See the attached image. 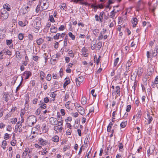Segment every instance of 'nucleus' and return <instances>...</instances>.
I'll return each mask as SVG.
<instances>
[{"label": "nucleus", "instance_id": "a878e982", "mask_svg": "<svg viewBox=\"0 0 158 158\" xmlns=\"http://www.w3.org/2000/svg\"><path fill=\"white\" fill-rule=\"evenodd\" d=\"M59 118H61V119H60V121H58V119L57 120V122H58V123H57V125H58V126H60L61 125H62L63 124V121L61 119H62V117H60L59 116Z\"/></svg>", "mask_w": 158, "mask_h": 158}, {"label": "nucleus", "instance_id": "39448f33", "mask_svg": "<svg viewBox=\"0 0 158 158\" xmlns=\"http://www.w3.org/2000/svg\"><path fill=\"white\" fill-rule=\"evenodd\" d=\"M23 75L26 76L25 79H28L30 76H31V73L30 71H26L24 72Z\"/></svg>", "mask_w": 158, "mask_h": 158}, {"label": "nucleus", "instance_id": "2f4dec72", "mask_svg": "<svg viewBox=\"0 0 158 158\" xmlns=\"http://www.w3.org/2000/svg\"><path fill=\"white\" fill-rule=\"evenodd\" d=\"M119 60V58H117L115 60L114 64V66H115L117 65Z\"/></svg>", "mask_w": 158, "mask_h": 158}, {"label": "nucleus", "instance_id": "603ef678", "mask_svg": "<svg viewBox=\"0 0 158 158\" xmlns=\"http://www.w3.org/2000/svg\"><path fill=\"white\" fill-rule=\"evenodd\" d=\"M65 27L63 25H61L58 28L59 31H63Z\"/></svg>", "mask_w": 158, "mask_h": 158}, {"label": "nucleus", "instance_id": "58836bf2", "mask_svg": "<svg viewBox=\"0 0 158 158\" xmlns=\"http://www.w3.org/2000/svg\"><path fill=\"white\" fill-rule=\"evenodd\" d=\"M75 81H76V83L77 86H79L80 85V82H81V81H80L77 78H76L75 79Z\"/></svg>", "mask_w": 158, "mask_h": 158}, {"label": "nucleus", "instance_id": "ea45409f", "mask_svg": "<svg viewBox=\"0 0 158 158\" xmlns=\"http://www.w3.org/2000/svg\"><path fill=\"white\" fill-rule=\"evenodd\" d=\"M104 12L103 11H102L101 12H100L99 14V18L101 19L102 20V19L103 18V16L104 15Z\"/></svg>", "mask_w": 158, "mask_h": 158}, {"label": "nucleus", "instance_id": "0eeeda50", "mask_svg": "<svg viewBox=\"0 0 158 158\" xmlns=\"http://www.w3.org/2000/svg\"><path fill=\"white\" fill-rule=\"evenodd\" d=\"M38 140L39 142L40 143V144L41 145H46L47 143V142L46 140L42 138H40Z\"/></svg>", "mask_w": 158, "mask_h": 158}, {"label": "nucleus", "instance_id": "4be33fe9", "mask_svg": "<svg viewBox=\"0 0 158 158\" xmlns=\"http://www.w3.org/2000/svg\"><path fill=\"white\" fill-rule=\"evenodd\" d=\"M95 20L97 21H99L100 22H102V20L98 16V15H95Z\"/></svg>", "mask_w": 158, "mask_h": 158}, {"label": "nucleus", "instance_id": "cd10ccee", "mask_svg": "<svg viewBox=\"0 0 158 158\" xmlns=\"http://www.w3.org/2000/svg\"><path fill=\"white\" fill-rule=\"evenodd\" d=\"M60 34L58 33L56 35L53 36V38L55 40H57L60 38Z\"/></svg>", "mask_w": 158, "mask_h": 158}, {"label": "nucleus", "instance_id": "c03bdc74", "mask_svg": "<svg viewBox=\"0 0 158 158\" xmlns=\"http://www.w3.org/2000/svg\"><path fill=\"white\" fill-rule=\"evenodd\" d=\"M131 108V105H128L127 106V108L126 109V111L127 112H129L130 111Z\"/></svg>", "mask_w": 158, "mask_h": 158}, {"label": "nucleus", "instance_id": "09e8293b", "mask_svg": "<svg viewBox=\"0 0 158 158\" xmlns=\"http://www.w3.org/2000/svg\"><path fill=\"white\" fill-rule=\"evenodd\" d=\"M98 48L99 49L102 46V43L101 42H99L97 44Z\"/></svg>", "mask_w": 158, "mask_h": 158}, {"label": "nucleus", "instance_id": "de8ad7c7", "mask_svg": "<svg viewBox=\"0 0 158 158\" xmlns=\"http://www.w3.org/2000/svg\"><path fill=\"white\" fill-rule=\"evenodd\" d=\"M9 134H8V133H6L5 134V136H4V139L5 140H7V139H9Z\"/></svg>", "mask_w": 158, "mask_h": 158}, {"label": "nucleus", "instance_id": "5fc2aeb1", "mask_svg": "<svg viewBox=\"0 0 158 158\" xmlns=\"http://www.w3.org/2000/svg\"><path fill=\"white\" fill-rule=\"evenodd\" d=\"M141 69H139L138 71V76L141 75L142 73L143 72L141 71Z\"/></svg>", "mask_w": 158, "mask_h": 158}, {"label": "nucleus", "instance_id": "052dcab7", "mask_svg": "<svg viewBox=\"0 0 158 158\" xmlns=\"http://www.w3.org/2000/svg\"><path fill=\"white\" fill-rule=\"evenodd\" d=\"M123 145L122 144V143H120L118 145V147L119 149H122L123 148Z\"/></svg>", "mask_w": 158, "mask_h": 158}, {"label": "nucleus", "instance_id": "1a4fd4ad", "mask_svg": "<svg viewBox=\"0 0 158 158\" xmlns=\"http://www.w3.org/2000/svg\"><path fill=\"white\" fill-rule=\"evenodd\" d=\"M50 31L52 33H56L57 31V28L55 27L52 26L50 28Z\"/></svg>", "mask_w": 158, "mask_h": 158}, {"label": "nucleus", "instance_id": "3c124183", "mask_svg": "<svg viewBox=\"0 0 158 158\" xmlns=\"http://www.w3.org/2000/svg\"><path fill=\"white\" fill-rule=\"evenodd\" d=\"M91 93V94L94 97H96V94L95 93V90L94 89L92 90Z\"/></svg>", "mask_w": 158, "mask_h": 158}, {"label": "nucleus", "instance_id": "bf43d9fd", "mask_svg": "<svg viewBox=\"0 0 158 158\" xmlns=\"http://www.w3.org/2000/svg\"><path fill=\"white\" fill-rule=\"evenodd\" d=\"M65 79H66V80L64 82L65 85H68L70 82V80L69 79L68 80V79L65 78Z\"/></svg>", "mask_w": 158, "mask_h": 158}, {"label": "nucleus", "instance_id": "412c9836", "mask_svg": "<svg viewBox=\"0 0 158 158\" xmlns=\"http://www.w3.org/2000/svg\"><path fill=\"white\" fill-rule=\"evenodd\" d=\"M127 121H123L120 124L121 127L122 128L125 127L127 125Z\"/></svg>", "mask_w": 158, "mask_h": 158}, {"label": "nucleus", "instance_id": "8fccbe9b", "mask_svg": "<svg viewBox=\"0 0 158 158\" xmlns=\"http://www.w3.org/2000/svg\"><path fill=\"white\" fill-rule=\"evenodd\" d=\"M69 56L72 57H74L73 52L72 50H71L69 52Z\"/></svg>", "mask_w": 158, "mask_h": 158}, {"label": "nucleus", "instance_id": "20e7f679", "mask_svg": "<svg viewBox=\"0 0 158 158\" xmlns=\"http://www.w3.org/2000/svg\"><path fill=\"white\" fill-rule=\"evenodd\" d=\"M50 124L52 125H56L57 124L58 122L56 118L54 117H51L49 119Z\"/></svg>", "mask_w": 158, "mask_h": 158}, {"label": "nucleus", "instance_id": "6e6d98bb", "mask_svg": "<svg viewBox=\"0 0 158 158\" xmlns=\"http://www.w3.org/2000/svg\"><path fill=\"white\" fill-rule=\"evenodd\" d=\"M66 5V4L64 3L62 4V5L60 7L62 10H64V8L65 7Z\"/></svg>", "mask_w": 158, "mask_h": 158}, {"label": "nucleus", "instance_id": "13d9d810", "mask_svg": "<svg viewBox=\"0 0 158 158\" xmlns=\"http://www.w3.org/2000/svg\"><path fill=\"white\" fill-rule=\"evenodd\" d=\"M59 126H58V125H57V126H55L54 127V129L55 131L56 132H57V131H58V128Z\"/></svg>", "mask_w": 158, "mask_h": 158}, {"label": "nucleus", "instance_id": "dca6fc26", "mask_svg": "<svg viewBox=\"0 0 158 158\" xmlns=\"http://www.w3.org/2000/svg\"><path fill=\"white\" fill-rule=\"evenodd\" d=\"M44 42L43 39L40 38L36 40V43L38 45H40Z\"/></svg>", "mask_w": 158, "mask_h": 158}, {"label": "nucleus", "instance_id": "e2e57ef3", "mask_svg": "<svg viewBox=\"0 0 158 158\" xmlns=\"http://www.w3.org/2000/svg\"><path fill=\"white\" fill-rule=\"evenodd\" d=\"M60 112H61V115L63 116H64L65 115V110L64 109H61V110H60Z\"/></svg>", "mask_w": 158, "mask_h": 158}, {"label": "nucleus", "instance_id": "7c9ffc66", "mask_svg": "<svg viewBox=\"0 0 158 158\" xmlns=\"http://www.w3.org/2000/svg\"><path fill=\"white\" fill-rule=\"evenodd\" d=\"M155 148L154 146H151L148 149L151 151V153H153L154 152Z\"/></svg>", "mask_w": 158, "mask_h": 158}, {"label": "nucleus", "instance_id": "aec40b11", "mask_svg": "<svg viewBox=\"0 0 158 158\" xmlns=\"http://www.w3.org/2000/svg\"><path fill=\"white\" fill-rule=\"evenodd\" d=\"M6 141L5 140H4L2 142V147L3 148V149H5L6 148Z\"/></svg>", "mask_w": 158, "mask_h": 158}, {"label": "nucleus", "instance_id": "f257e3e1", "mask_svg": "<svg viewBox=\"0 0 158 158\" xmlns=\"http://www.w3.org/2000/svg\"><path fill=\"white\" fill-rule=\"evenodd\" d=\"M36 118L34 115L29 116L27 118V123L28 126L31 127L36 122Z\"/></svg>", "mask_w": 158, "mask_h": 158}, {"label": "nucleus", "instance_id": "4c0bfd02", "mask_svg": "<svg viewBox=\"0 0 158 158\" xmlns=\"http://www.w3.org/2000/svg\"><path fill=\"white\" fill-rule=\"evenodd\" d=\"M131 64V63L130 61L128 60L126 64V67H129Z\"/></svg>", "mask_w": 158, "mask_h": 158}, {"label": "nucleus", "instance_id": "4468645a", "mask_svg": "<svg viewBox=\"0 0 158 158\" xmlns=\"http://www.w3.org/2000/svg\"><path fill=\"white\" fill-rule=\"evenodd\" d=\"M115 89L117 95L118 96H120V89L119 86H117L115 88Z\"/></svg>", "mask_w": 158, "mask_h": 158}, {"label": "nucleus", "instance_id": "423d86ee", "mask_svg": "<svg viewBox=\"0 0 158 158\" xmlns=\"http://www.w3.org/2000/svg\"><path fill=\"white\" fill-rule=\"evenodd\" d=\"M77 111L81 115H83L84 114L85 110L84 108L81 106H79L78 107Z\"/></svg>", "mask_w": 158, "mask_h": 158}, {"label": "nucleus", "instance_id": "c85d7f7f", "mask_svg": "<svg viewBox=\"0 0 158 158\" xmlns=\"http://www.w3.org/2000/svg\"><path fill=\"white\" fill-rule=\"evenodd\" d=\"M69 36L72 39V40H74L75 39V36L72 33L69 32L68 33Z\"/></svg>", "mask_w": 158, "mask_h": 158}, {"label": "nucleus", "instance_id": "774afa93", "mask_svg": "<svg viewBox=\"0 0 158 158\" xmlns=\"http://www.w3.org/2000/svg\"><path fill=\"white\" fill-rule=\"evenodd\" d=\"M55 96L56 94L53 92H52L50 94V96L52 98H54L55 97Z\"/></svg>", "mask_w": 158, "mask_h": 158}, {"label": "nucleus", "instance_id": "6ab92c4d", "mask_svg": "<svg viewBox=\"0 0 158 158\" xmlns=\"http://www.w3.org/2000/svg\"><path fill=\"white\" fill-rule=\"evenodd\" d=\"M40 107H41V110L43 109H45L46 108V105L45 104H44L43 102H42L41 101L40 102Z\"/></svg>", "mask_w": 158, "mask_h": 158}, {"label": "nucleus", "instance_id": "0e129e2a", "mask_svg": "<svg viewBox=\"0 0 158 158\" xmlns=\"http://www.w3.org/2000/svg\"><path fill=\"white\" fill-rule=\"evenodd\" d=\"M44 101L45 103H46L49 102V100L48 98L46 97L44 98Z\"/></svg>", "mask_w": 158, "mask_h": 158}, {"label": "nucleus", "instance_id": "f704fd0d", "mask_svg": "<svg viewBox=\"0 0 158 158\" xmlns=\"http://www.w3.org/2000/svg\"><path fill=\"white\" fill-rule=\"evenodd\" d=\"M24 36L23 34L22 33H20L19 35V39L20 40H22Z\"/></svg>", "mask_w": 158, "mask_h": 158}, {"label": "nucleus", "instance_id": "473e14b6", "mask_svg": "<svg viewBox=\"0 0 158 158\" xmlns=\"http://www.w3.org/2000/svg\"><path fill=\"white\" fill-rule=\"evenodd\" d=\"M99 33V30L97 29H94L93 31L94 34L96 36L98 35V33Z\"/></svg>", "mask_w": 158, "mask_h": 158}, {"label": "nucleus", "instance_id": "5701e85b", "mask_svg": "<svg viewBox=\"0 0 158 158\" xmlns=\"http://www.w3.org/2000/svg\"><path fill=\"white\" fill-rule=\"evenodd\" d=\"M142 5H143V4L141 3V1H139L138 2V3L137 5V10L139 11V10L142 9V8H140V6Z\"/></svg>", "mask_w": 158, "mask_h": 158}, {"label": "nucleus", "instance_id": "864d4df0", "mask_svg": "<svg viewBox=\"0 0 158 158\" xmlns=\"http://www.w3.org/2000/svg\"><path fill=\"white\" fill-rule=\"evenodd\" d=\"M103 36L102 35V32L100 33V35L99 36L98 38V40H102L103 38Z\"/></svg>", "mask_w": 158, "mask_h": 158}, {"label": "nucleus", "instance_id": "9d476101", "mask_svg": "<svg viewBox=\"0 0 158 158\" xmlns=\"http://www.w3.org/2000/svg\"><path fill=\"white\" fill-rule=\"evenodd\" d=\"M137 23V19L136 18H133L132 23L133 24V27H135Z\"/></svg>", "mask_w": 158, "mask_h": 158}, {"label": "nucleus", "instance_id": "69168bd1", "mask_svg": "<svg viewBox=\"0 0 158 158\" xmlns=\"http://www.w3.org/2000/svg\"><path fill=\"white\" fill-rule=\"evenodd\" d=\"M40 5H38L37 7H36V9H35V10H36V12H38L40 10Z\"/></svg>", "mask_w": 158, "mask_h": 158}, {"label": "nucleus", "instance_id": "4d7b16f0", "mask_svg": "<svg viewBox=\"0 0 158 158\" xmlns=\"http://www.w3.org/2000/svg\"><path fill=\"white\" fill-rule=\"evenodd\" d=\"M154 83L155 84H158V76H157L156 77L155 81H154Z\"/></svg>", "mask_w": 158, "mask_h": 158}, {"label": "nucleus", "instance_id": "2eb2a0df", "mask_svg": "<svg viewBox=\"0 0 158 158\" xmlns=\"http://www.w3.org/2000/svg\"><path fill=\"white\" fill-rule=\"evenodd\" d=\"M114 10H114L111 12V15H110L109 16L110 18L112 19H114V17L115 13H116L115 12H114Z\"/></svg>", "mask_w": 158, "mask_h": 158}, {"label": "nucleus", "instance_id": "f3484780", "mask_svg": "<svg viewBox=\"0 0 158 158\" xmlns=\"http://www.w3.org/2000/svg\"><path fill=\"white\" fill-rule=\"evenodd\" d=\"M142 115L141 114V111L140 110H138L137 111V113L136 115V116L138 118H140L141 116Z\"/></svg>", "mask_w": 158, "mask_h": 158}, {"label": "nucleus", "instance_id": "f03ea898", "mask_svg": "<svg viewBox=\"0 0 158 158\" xmlns=\"http://www.w3.org/2000/svg\"><path fill=\"white\" fill-rule=\"evenodd\" d=\"M49 3L47 0H42L40 2V6L41 7V10L47 9L49 6Z\"/></svg>", "mask_w": 158, "mask_h": 158}, {"label": "nucleus", "instance_id": "a19ab883", "mask_svg": "<svg viewBox=\"0 0 158 158\" xmlns=\"http://www.w3.org/2000/svg\"><path fill=\"white\" fill-rule=\"evenodd\" d=\"M137 81H135L134 82V85L133 86V87H134V92L135 91L136 87H137Z\"/></svg>", "mask_w": 158, "mask_h": 158}, {"label": "nucleus", "instance_id": "338daca9", "mask_svg": "<svg viewBox=\"0 0 158 158\" xmlns=\"http://www.w3.org/2000/svg\"><path fill=\"white\" fill-rule=\"evenodd\" d=\"M38 59H39V57H38V56H33V59L34 60L36 61L38 60Z\"/></svg>", "mask_w": 158, "mask_h": 158}, {"label": "nucleus", "instance_id": "a211bd4d", "mask_svg": "<svg viewBox=\"0 0 158 158\" xmlns=\"http://www.w3.org/2000/svg\"><path fill=\"white\" fill-rule=\"evenodd\" d=\"M87 99L85 97H83L81 99V102L82 104L84 105L86 103Z\"/></svg>", "mask_w": 158, "mask_h": 158}, {"label": "nucleus", "instance_id": "a18cd8bd", "mask_svg": "<svg viewBox=\"0 0 158 158\" xmlns=\"http://www.w3.org/2000/svg\"><path fill=\"white\" fill-rule=\"evenodd\" d=\"M72 115L74 117H77L78 116V114L77 112L72 113Z\"/></svg>", "mask_w": 158, "mask_h": 158}, {"label": "nucleus", "instance_id": "c9c22d12", "mask_svg": "<svg viewBox=\"0 0 158 158\" xmlns=\"http://www.w3.org/2000/svg\"><path fill=\"white\" fill-rule=\"evenodd\" d=\"M16 143V141L15 140L13 139V140H12L11 141V142H10V143H11V144L12 146H15V145Z\"/></svg>", "mask_w": 158, "mask_h": 158}, {"label": "nucleus", "instance_id": "680f3d73", "mask_svg": "<svg viewBox=\"0 0 158 158\" xmlns=\"http://www.w3.org/2000/svg\"><path fill=\"white\" fill-rule=\"evenodd\" d=\"M143 81L144 82V84L145 85H146L147 84V80L146 78H144L143 79Z\"/></svg>", "mask_w": 158, "mask_h": 158}, {"label": "nucleus", "instance_id": "c756f323", "mask_svg": "<svg viewBox=\"0 0 158 158\" xmlns=\"http://www.w3.org/2000/svg\"><path fill=\"white\" fill-rule=\"evenodd\" d=\"M17 120L16 118H11L10 119V122L12 124H15L17 122Z\"/></svg>", "mask_w": 158, "mask_h": 158}, {"label": "nucleus", "instance_id": "49530a36", "mask_svg": "<svg viewBox=\"0 0 158 158\" xmlns=\"http://www.w3.org/2000/svg\"><path fill=\"white\" fill-rule=\"evenodd\" d=\"M46 78H47V80H48V81L51 80V78H52V77H51V75L50 74H48V75L47 76Z\"/></svg>", "mask_w": 158, "mask_h": 158}, {"label": "nucleus", "instance_id": "f8f14e48", "mask_svg": "<svg viewBox=\"0 0 158 158\" xmlns=\"http://www.w3.org/2000/svg\"><path fill=\"white\" fill-rule=\"evenodd\" d=\"M52 140L55 142H57L59 141V137L57 135H55L52 138Z\"/></svg>", "mask_w": 158, "mask_h": 158}, {"label": "nucleus", "instance_id": "9b49d317", "mask_svg": "<svg viewBox=\"0 0 158 158\" xmlns=\"http://www.w3.org/2000/svg\"><path fill=\"white\" fill-rule=\"evenodd\" d=\"M147 119L148 120V124H149L153 120L152 117L150 115L148 114L147 115Z\"/></svg>", "mask_w": 158, "mask_h": 158}, {"label": "nucleus", "instance_id": "72a5a7b5", "mask_svg": "<svg viewBox=\"0 0 158 158\" xmlns=\"http://www.w3.org/2000/svg\"><path fill=\"white\" fill-rule=\"evenodd\" d=\"M147 56L148 58H151L152 59V54L150 55V52L149 51H147Z\"/></svg>", "mask_w": 158, "mask_h": 158}, {"label": "nucleus", "instance_id": "7ed1b4c3", "mask_svg": "<svg viewBox=\"0 0 158 158\" xmlns=\"http://www.w3.org/2000/svg\"><path fill=\"white\" fill-rule=\"evenodd\" d=\"M9 14L7 11L4 10L1 11V14L0 15V16L1 19H3V20L6 19L8 17Z\"/></svg>", "mask_w": 158, "mask_h": 158}, {"label": "nucleus", "instance_id": "bb28decb", "mask_svg": "<svg viewBox=\"0 0 158 158\" xmlns=\"http://www.w3.org/2000/svg\"><path fill=\"white\" fill-rule=\"evenodd\" d=\"M41 107H40L36 110L35 112V113L37 115H39L40 113V111H41Z\"/></svg>", "mask_w": 158, "mask_h": 158}, {"label": "nucleus", "instance_id": "37998d69", "mask_svg": "<svg viewBox=\"0 0 158 158\" xmlns=\"http://www.w3.org/2000/svg\"><path fill=\"white\" fill-rule=\"evenodd\" d=\"M19 24L21 26L24 27L26 26V24L25 23H23L22 21H20L19 22Z\"/></svg>", "mask_w": 158, "mask_h": 158}, {"label": "nucleus", "instance_id": "6e6552de", "mask_svg": "<svg viewBox=\"0 0 158 158\" xmlns=\"http://www.w3.org/2000/svg\"><path fill=\"white\" fill-rule=\"evenodd\" d=\"M87 51V49L85 48L84 47L82 48L81 52L84 57H87L88 56V54L86 53Z\"/></svg>", "mask_w": 158, "mask_h": 158}, {"label": "nucleus", "instance_id": "393cba45", "mask_svg": "<svg viewBox=\"0 0 158 158\" xmlns=\"http://www.w3.org/2000/svg\"><path fill=\"white\" fill-rule=\"evenodd\" d=\"M9 4H5L3 6L4 9H6L8 11H9L10 10V8L9 7Z\"/></svg>", "mask_w": 158, "mask_h": 158}, {"label": "nucleus", "instance_id": "e433bc0d", "mask_svg": "<svg viewBox=\"0 0 158 158\" xmlns=\"http://www.w3.org/2000/svg\"><path fill=\"white\" fill-rule=\"evenodd\" d=\"M49 19L50 20V21L52 22H54L55 21L53 18V16L52 15H51L49 17Z\"/></svg>", "mask_w": 158, "mask_h": 158}, {"label": "nucleus", "instance_id": "b1692460", "mask_svg": "<svg viewBox=\"0 0 158 158\" xmlns=\"http://www.w3.org/2000/svg\"><path fill=\"white\" fill-rule=\"evenodd\" d=\"M3 52L4 53H6V54L9 55V56H10L11 55V52L8 49H6L3 50Z\"/></svg>", "mask_w": 158, "mask_h": 158}, {"label": "nucleus", "instance_id": "ddd939ff", "mask_svg": "<svg viewBox=\"0 0 158 158\" xmlns=\"http://www.w3.org/2000/svg\"><path fill=\"white\" fill-rule=\"evenodd\" d=\"M22 126V122H21L20 121H19L17 123V124L15 126V128L18 129V128H20L21 127V126Z\"/></svg>", "mask_w": 158, "mask_h": 158}, {"label": "nucleus", "instance_id": "79ce46f5", "mask_svg": "<svg viewBox=\"0 0 158 158\" xmlns=\"http://www.w3.org/2000/svg\"><path fill=\"white\" fill-rule=\"evenodd\" d=\"M12 40H6V44L8 45H10L12 43Z\"/></svg>", "mask_w": 158, "mask_h": 158}]
</instances>
